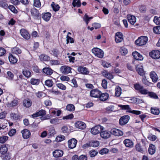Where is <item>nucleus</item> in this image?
I'll return each instance as SVG.
<instances>
[{
    "label": "nucleus",
    "mask_w": 160,
    "mask_h": 160,
    "mask_svg": "<svg viewBox=\"0 0 160 160\" xmlns=\"http://www.w3.org/2000/svg\"><path fill=\"white\" fill-rule=\"evenodd\" d=\"M148 41V38L146 36H141L135 41L137 45L142 46L146 44Z\"/></svg>",
    "instance_id": "nucleus-1"
},
{
    "label": "nucleus",
    "mask_w": 160,
    "mask_h": 160,
    "mask_svg": "<svg viewBox=\"0 0 160 160\" xmlns=\"http://www.w3.org/2000/svg\"><path fill=\"white\" fill-rule=\"evenodd\" d=\"M93 53L96 56L100 58L103 57L104 52L101 49L98 48H94L92 50Z\"/></svg>",
    "instance_id": "nucleus-2"
},
{
    "label": "nucleus",
    "mask_w": 160,
    "mask_h": 160,
    "mask_svg": "<svg viewBox=\"0 0 160 160\" xmlns=\"http://www.w3.org/2000/svg\"><path fill=\"white\" fill-rule=\"evenodd\" d=\"M104 127L100 125H98L92 128L91 130V133L93 135H96L100 132Z\"/></svg>",
    "instance_id": "nucleus-3"
},
{
    "label": "nucleus",
    "mask_w": 160,
    "mask_h": 160,
    "mask_svg": "<svg viewBox=\"0 0 160 160\" xmlns=\"http://www.w3.org/2000/svg\"><path fill=\"white\" fill-rule=\"evenodd\" d=\"M99 145V142L97 141H92L89 142L88 143H86L83 146V148H86L88 147H97Z\"/></svg>",
    "instance_id": "nucleus-4"
},
{
    "label": "nucleus",
    "mask_w": 160,
    "mask_h": 160,
    "mask_svg": "<svg viewBox=\"0 0 160 160\" xmlns=\"http://www.w3.org/2000/svg\"><path fill=\"white\" fill-rule=\"evenodd\" d=\"M104 128L101 130L100 132V135L101 137L105 139H107L109 138L111 136L110 131L108 130H104Z\"/></svg>",
    "instance_id": "nucleus-5"
},
{
    "label": "nucleus",
    "mask_w": 160,
    "mask_h": 160,
    "mask_svg": "<svg viewBox=\"0 0 160 160\" xmlns=\"http://www.w3.org/2000/svg\"><path fill=\"white\" fill-rule=\"evenodd\" d=\"M147 91H138V93L143 95L148 94L149 96L154 99H157L158 98V96L155 93L152 92H148Z\"/></svg>",
    "instance_id": "nucleus-6"
},
{
    "label": "nucleus",
    "mask_w": 160,
    "mask_h": 160,
    "mask_svg": "<svg viewBox=\"0 0 160 160\" xmlns=\"http://www.w3.org/2000/svg\"><path fill=\"white\" fill-rule=\"evenodd\" d=\"M130 119V117L128 115H124L119 120V123L120 125H123L127 123Z\"/></svg>",
    "instance_id": "nucleus-7"
},
{
    "label": "nucleus",
    "mask_w": 160,
    "mask_h": 160,
    "mask_svg": "<svg viewBox=\"0 0 160 160\" xmlns=\"http://www.w3.org/2000/svg\"><path fill=\"white\" fill-rule=\"evenodd\" d=\"M150 56L152 58L158 59L160 58V51L158 50L152 51L149 53Z\"/></svg>",
    "instance_id": "nucleus-8"
},
{
    "label": "nucleus",
    "mask_w": 160,
    "mask_h": 160,
    "mask_svg": "<svg viewBox=\"0 0 160 160\" xmlns=\"http://www.w3.org/2000/svg\"><path fill=\"white\" fill-rule=\"evenodd\" d=\"M110 133L111 134L117 136H121L123 134V132L122 131L115 128L112 129L110 130Z\"/></svg>",
    "instance_id": "nucleus-9"
},
{
    "label": "nucleus",
    "mask_w": 160,
    "mask_h": 160,
    "mask_svg": "<svg viewBox=\"0 0 160 160\" xmlns=\"http://www.w3.org/2000/svg\"><path fill=\"white\" fill-rule=\"evenodd\" d=\"M77 143V140L74 138H72L68 142V148L70 149H73L76 146V144Z\"/></svg>",
    "instance_id": "nucleus-10"
},
{
    "label": "nucleus",
    "mask_w": 160,
    "mask_h": 160,
    "mask_svg": "<svg viewBox=\"0 0 160 160\" xmlns=\"http://www.w3.org/2000/svg\"><path fill=\"white\" fill-rule=\"evenodd\" d=\"M20 33L21 36L26 39H29L30 35L28 31L24 29H22L20 30Z\"/></svg>",
    "instance_id": "nucleus-11"
},
{
    "label": "nucleus",
    "mask_w": 160,
    "mask_h": 160,
    "mask_svg": "<svg viewBox=\"0 0 160 160\" xmlns=\"http://www.w3.org/2000/svg\"><path fill=\"white\" fill-rule=\"evenodd\" d=\"M124 144L125 146L128 148H132L134 146V143L133 141L129 139H126L123 141Z\"/></svg>",
    "instance_id": "nucleus-12"
},
{
    "label": "nucleus",
    "mask_w": 160,
    "mask_h": 160,
    "mask_svg": "<svg viewBox=\"0 0 160 160\" xmlns=\"http://www.w3.org/2000/svg\"><path fill=\"white\" fill-rule=\"evenodd\" d=\"M71 68L66 66H64L61 67L60 70L62 73L63 74H68L70 72Z\"/></svg>",
    "instance_id": "nucleus-13"
},
{
    "label": "nucleus",
    "mask_w": 160,
    "mask_h": 160,
    "mask_svg": "<svg viewBox=\"0 0 160 160\" xmlns=\"http://www.w3.org/2000/svg\"><path fill=\"white\" fill-rule=\"evenodd\" d=\"M115 41L117 43H119L123 40V37L122 33L119 32H117L115 36Z\"/></svg>",
    "instance_id": "nucleus-14"
},
{
    "label": "nucleus",
    "mask_w": 160,
    "mask_h": 160,
    "mask_svg": "<svg viewBox=\"0 0 160 160\" xmlns=\"http://www.w3.org/2000/svg\"><path fill=\"white\" fill-rule=\"evenodd\" d=\"M21 132L22 134L23 138L24 139H28L30 136L31 133L30 131L27 129L22 130L21 131Z\"/></svg>",
    "instance_id": "nucleus-15"
},
{
    "label": "nucleus",
    "mask_w": 160,
    "mask_h": 160,
    "mask_svg": "<svg viewBox=\"0 0 160 160\" xmlns=\"http://www.w3.org/2000/svg\"><path fill=\"white\" fill-rule=\"evenodd\" d=\"M75 125L77 128L81 129H83L86 127V124L83 122L80 121L76 122Z\"/></svg>",
    "instance_id": "nucleus-16"
},
{
    "label": "nucleus",
    "mask_w": 160,
    "mask_h": 160,
    "mask_svg": "<svg viewBox=\"0 0 160 160\" xmlns=\"http://www.w3.org/2000/svg\"><path fill=\"white\" fill-rule=\"evenodd\" d=\"M136 69L138 73L141 76H143L144 75L143 68L141 64L137 65L136 67Z\"/></svg>",
    "instance_id": "nucleus-17"
},
{
    "label": "nucleus",
    "mask_w": 160,
    "mask_h": 160,
    "mask_svg": "<svg viewBox=\"0 0 160 160\" xmlns=\"http://www.w3.org/2000/svg\"><path fill=\"white\" fill-rule=\"evenodd\" d=\"M127 18L129 22L132 25H134L136 22V18L134 16L130 14L128 15Z\"/></svg>",
    "instance_id": "nucleus-18"
},
{
    "label": "nucleus",
    "mask_w": 160,
    "mask_h": 160,
    "mask_svg": "<svg viewBox=\"0 0 160 160\" xmlns=\"http://www.w3.org/2000/svg\"><path fill=\"white\" fill-rule=\"evenodd\" d=\"M63 152L60 150H56L53 152V156L56 158L62 157L63 155Z\"/></svg>",
    "instance_id": "nucleus-19"
},
{
    "label": "nucleus",
    "mask_w": 160,
    "mask_h": 160,
    "mask_svg": "<svg viewBox=\"0 0 160 160\" xmlns=\"http://www.w3.org/2000/svg\"><path fill=\"white\" fill-rule=\"evenodd\" d=\"M132 55L134 58L137 60H142L143 59L142 56L137 52H133Z\"/></svg>",
    "instance_id": "nucleus-20"
},
{
    "label": "nucleus",
    "mask_w": 160,
    "mask_h": 160,
    "mask_svg": "<svg viewBox=\"0 0 160 160\" xmlns=\"http://www.w3.org/2000/svg\"><path fill=\"white\" fill-rule=\"evenodd\" d=\"M18 99L17 98H15L11 102L7 103V106L9 108L12 107H15L18 105Z\"/></svg>",
    "instance_id": "nucleus-21"
},
{
    "label": "nucleus",
    "mask_w": 160,
    "mask_h": 160,
    "mask_svg": "<svg viewBox=\"0 0 160 160\" xmlns=\"http://www.w3.org/2000/svg\"><path fill=\"white\" fill-rule=\"evenodd\" d=\"M31 12L32 15L36 18H38L40 16V13L38 11L34 8L31 9Z\"/></svg>",
    "instance_id": "nucleus-22"
},
{
    "label": "nucleus",
    "mask_w": 160,
    "mask_h": 160,
    "mask_svg": "<svg viewBox=\"0 0 160 160\" xmlns=\"http://www.w3.org/2000/svg\"><path fill=\"white\" fill-rule=\"evenodd\" d=\"M150 75L151 78L153 82H156L157 81L158 77L155 72L154 71L151 72L150 74Z\"/></svg>",
    "instance_id": "nucleus-23"
},
{
    "label": "nucleus",
    "mask_w": 160,
    "mask_h": 160,
    "mask_svg": "<svg viewBox=\"0 0 160 160\" xmlns=\"http://www.w3.org/2000/svg\"><path fill=\"white\" fill-rule=\"evenodd\" d=\"M78 70L79 72L83 74H87L89 72L87 68L82 66L79 67L78 68Z\"/></svg>",
    "instance_id": "nucleus-24"
},
{
    "label": "nucleus",
    "mask_w": 160,
    "mask_h": 160,
    "mask_svg": "<svg viewBox=\"0 0 160 160\" xmlns=\"http://www.w3.org/2000/svg\"><path fill=\"white\" fill-rule=\"evenodd\" d=\"M136 149L138 152L143 153L144 151L146 149V147L144 146L142 148L140 144L139 143L137 144L135 146Z\"/></svg>",
    "instance_id": "nucleus-25"
},
{
    "label": "nucleus",
    "mask_w": 160,
    "mask_h": 160,
    "mask_svg": "<svg viewBox=\"0 0 160 160\" xmlns=\"http://www.w3.org/2000/svg\"><path fill=\"white\" fill-rule=\"evenodd\" d=\"M23 104L24 107L28 108L31 106L32 102L29 99H25L23 101Z\"/></svg>",
    "instance_id": "nucleus-26"
},
{
    "label": "nucleus",
    "mask_w": 160,
    "mask_h": 160,
    "mask_svg": "<svg viewBox=\"0 0 160 160\" xmlns=\"http://www.w3.org/2000/svg\"><path fill=\"white\" fill-rule=\"evenodd\" d=\"M103 75L109 80H111L114 78V76L112 73L108 72L107 71H105L103 73Z\"/></svg>",
    "instance_id": "nucleus-27"
},
{
    "label": "nucleus",
    "mask_w": 160,
    "mask_h": 160,
    "mask_svg": "<svg viewBox=\"0 0 160 160\" xmlns=\"http://www.w3.org/2000/svg\"><path fill=\"white\" fill-rule=\"evenodd\" d=\"M51 16V14L49 12H47L42 14V18L45 21H48Z\"/></svg>",
    "instance_id": "nucleus-28"
},
{
    "label": "nucleus",
    "mask_w": 160,
    "mask_h": 160,
    "mask_svg": "<svg viewBox=\"0 0 160 160\" xmlns=\"http://www.w3.org/2000/svg\"><path fill=\"white\" fill-rule=\"evenodd\" d=\"M43 72L48 75H51L53 73V71L49 68H45L42 70Z\"/></svg>",
    "instance_id": "nucleus-29"
},
{
    "label": "nucleus",
    "mask_w": 160,
    "mask_h": 160,
    "mask_svg": "<svg viewBox=\"0 0 160 160\" xmlns=\"http://www.w3.org/2000/svg\"><path fill=\"white\" fill-rule=\"evenodd\" d=\"M100 91H91L90 96L94 98H99L100 96Z\"/></svg>",
    "instance_id": "nucleus-30"
},
{
    "label": "nucleus",
    "mask_w": 160,
    "mask_h": 160,
    "mask_svg": "<svg viewBox=\"0 0 160 160\" xmlns=\"http://www.w3.org/2000/svg\"><path fill=\"white\" fill-rule=\"evenodd\" d=\"M156 149L155 146L150 144L148 148V152L151 155L153 154L155 152Z\"/></svg>",
    "instance_id": "nucleus-31"
},
{
    "label": "nucleus",
    "mask_w": 160,
    "mask_h": 160,
    "mask_svg": "<svg viewBox=\"0 0 160 160\" xmlns=\"http://www.w3.org/2000/svg\"><path fill=\"white\" fill-rule=\"evenodd\" d=\"M8 58L9 61L11 63L14 64L16 63L18 60L16 58L11 54H10L8 56Z\"/></svg>",
    "instance_id": "nucleus-32"
},
{
    "label": "nucleus",
    "mask_w": 160,
    "mask_h": 160,
    "mask_svg": "<svg viewBox=\"0 0 160 160\" xmlns=\"http://www.w3.org/2000/svg\"><path fill=\"white\" fill-rule=\"evenodd\" d=\"M108 97V95L106 93H104L101 94L100 92V96L99 97V98H100L101 101H102L106 100L107 99Z\"/></svg>",
    "instance_id": "nucleus-33"
},
{
    "label": "nucleus",
    "mask_w": 160,
    "mask_h": 160,
    "mask_svg": "<svg viewBox=\"0 0 160 160\" xmlns=\"http://www.w3.org/2000/svg\"><path fill=\"white\" fill-rule=\"evenodd\" d=\"M8 150V148L4 145H2L0 147V153L2 154L6 153Z\"/></svg>",
    "instance_id": "nucleus-34"
},
{
    "label": "nucleus",
    "mask_w": 160,
    "mask_h": 160,
    "mask_svg": "<svg viewBox=\"0 0 160 160\" xmlns=\"http://www.w3.org/2000/svg\"><path fill=\"white\" fill-rule=\"evenodd\" d=\"M50 123L52 124H58L60 123V119L57 118H54L50 119Z\"/></svg>",
    "instance_id": "nucleus-35"
},
{
    "label": "nucleus",
    "mask_w": 160,
    "mask_h": 160,
    "mask_svg": "<svg viewBox=\"0 0 160 160\" xmlns=\"http://www.w3.org/2000/svg\"><path fill=\"white\" fill-rule=\"evenodd\" d=\"M39 58L40 60L42 61H47L50 59L49 57L44 54H41L39 56Z\"/></svg>",
    "instance_id": "nucleus-36"
},
{
    "label": "nucleus",
    "mask_w": 160,
    "mask_h": 160,
    "mask_svg": "<svg viewBox=\"0 0 160 160\" xmlns=\"http://www.w3.org/2000/svg\"><path fill=\"white\" fill-rule=\"evenodd\" d=\"M10 116L11 119L14 120H17L20 118V116L19 115L14 113H11Z\"/></svg>",
    "instance_id": "nucleus-37"
},
{
    "label": "nucleus",
    "mask_w": 160,
    "mask_h": 160,
    "mask_svg": "<svg viewBox=\"0 0 160 160\" xmlns=\"http://www.w3.org/2000/svg\"><path fill=\"white\" fill-rule=\"evenodd\" d=\"M151 113L153 114L158 115L160 113L159 109L156 108H152L151 109Z\"/></svg>",
    "instance_id": "nucleus-38"
},
{
    "label": "nucleus",
    "mask_w": 160,
    "mask_h": 160,
    "mask_svg": "<svg viewBox=\"0 0 160 160\" xmlns=\"http://www.w3.org/2000/svg\"><path fill=\"white\" fill-rule=\"evenodd\" d=\"M12 51L13 53L16 54L21 53L22 51L18 47H14L12 49Z\"/></svg>",
    "instance_id": "nucleus-39"
},
{
    "label": "nucleus",
    "mask_w": 160,
    "mask_h": 160,
    "mask_svg": "<svg viewBox=\"0 0 160 160\" xmlns=\"http://www.w3.org/2000/svg\"><path fill=\"white\" fill-rule=\"evenodd\" d=\"M23 75L26 77L29 78L31 76V72L28 70L25 69L22 72Z\"/></svg>",
    "instance_id": "nucleus-40"
},
{
    "label": "nucleus",
    "mask_w": 160,
    "mask_h": 160,
    "mask_svg": "<svg viewBox=\"0 0 160 160\" xmlns=\"http://www.w3.org/2000/svg\"><path fill=\"white\" fill-rule=\"evenodd\" d=\"M65 137L62 135H59L56 138V141L57 142H61L65 139Z\"/></svg>",
    "instance_id": "nucleus-41"
},
{
    "label": "nucleus",
    "mask_w": 160,
    "mask_h": 160,
    "mask_svg": "<svg viewBox=\"0 0 160 160\" xmlns=\"http://www.w3.org/2000/svg\"><path fill=\"white\" fill-rule=\"evenodd\" d=\"M98 152L94 150H92L89 152V154L91 158L94 157L98 154Z\"/></svg>",
    "instance_id": "nucleus-42"
},
{
    "label": "nucleus",
    "mask_w": 160,
    "mask_h": 160,
    "mask_svg": "<svg viewBox=\"0 0 160 160\" xmlns=\"http://www.w3.org/2000/svg\"><path fill=\"white\" fill-rule=\"evenodd\" d=\"M75 107L72 104H70L67 105L66 107V109L67 110L69 111H73L75 110Z\"/></svg>",
    "instance_id": "nucleus-43"
},
{
    "label": "nucleus",
    "mask_w": 160,
    "mask_h": 160,
    "mask_svg": "<svg viewBox=\"0 0 160 160\" xmlns=\"http://www.w3.org/2000/svg\"><path fill=\"white\" fill-rule=\"evenodd\" d=\"M118 106L120 107L123 110H131L130 106L129 105H118Z\"/></svg>",
    "instance_id": "nucleus-44"
},
{
    "label": "nucleus",
    "mask_w": 160,
    "mask_h": 160,
    "mask_svg": "<svg viewBox=\"0 0 160 160\" xmlns=\"http://www.w3.org/2000/svg\"><path fill=\"white\" fill-rule=\"evenodd\" d=\"M30 82L32 84L37 85L39 84L40 80L38 79L32 78L31 79Z\"/></svg>",
    "instance_id": "nucleus-45"
},
{
    "label": "nucleus",
    "mask_w": 160,
    "mask_h": 160,
    "mask_svg": "<svg viewBox=\"0 0 160 160\" xmlns=\"http://www.w3.org/2000/svg\"><path fill=\"white\" fill-rule=\"evenodd\" d=\"M134 88L136 90H146L143 89V87L139 83H137L134 84Z\"/></svg>",
    "instance_id": "nucleus-46"
},
{
    "label": "nucleus",
    "mask_w": 160,
    "mask_h": 160,
    "mask_svg": "<svg viewBox=\"0 0 160 160\" xmlns=\"http://www.w3.org/2000/svg\"><path fill=\"white\" fill-rule=\"evenodd\" d=\"M120 53L122 55H125L128 52L127 49L125 48L122 47L120 49Z\"/></svg>",
    "instance_id": "nucleus-47"
},
{
    "label": "nucleus",
    "mask_w": 160,
    "mask_h": 160,
    "mask_svg": "<svg viewBox=\"0 0 160 160\" xmlns=\"http://www.w3.org/2000/svg\"><path fill=\"white\" fill-rule=\"evenodd\" d=\"M51 6L52 7L53 10L55 12L58 11L60 8V7L58 5H56L53 2H52L51 4Z\"/></svg>",
    "instance_id": "nucleus-48"
},
{
    "label": "nucleus",
    "mask_w": 160,
    "mask_h": 160,
    "mask_svg": "<svg viewBox=\"0 0 160 160\" xmlns=\"http://www.w3.org/2000/svg\"><path fill=\"white\" fill-rule=\"evenodd\" d=\"M53 83V82L51 80H47L45 82V84L49 87H52Z\"/></svg>",
    "instance_id": "nucleus-49"
},
{
    "label": "nucleus",
    "mask_w": 160,
    "mask_h": 160,
    "mask_svg": "<svg viewBox=\"0 0 160 160\" xmlns=\"http://www.w3.org/2000/svg\"><path fill=\"white\" fill-rule=\"evenodd\" d=\"M11 158V154L10 153H7L5 155L2 156L3 160H9Z\"/></svg>",
    "instance_id": "nucleus-50"
},
{
    "label": "nucleus",
    "mask_w": 160,
    "mask_h": 160,
    "mask_svg": "<svg viewBox=\"0 0 160 160\" xmlns=\"http://www.w3.org/2000/svg\"><path fill=\"white\" fill-rule=\"evenodd\" d=\"M8 8L12 12L14 13H17L18 12L17 10L15 8V7L13 5H9Z\"/></svg>",
    "instance_id": "nucleus-51"
},
{
    "label": "nucleus",
    "mask_w": 160,
    "mask_h": 160,
    "mask_svg": "<svg viewBox=\"0 0 160 160\" xmlns=\"http://www.w3.org/2000/svg\"><path fill=\"white\" fill-rule=\"evenodd\" d=\"M129 98V99L127 100L128 102L131 103H135L137 102V98L135 97L125 98Z\"/></svg>",
    "instance_id": "nucleus-52"
},
{
    "label": "nucleus",
    "mask_w": 160,
    "mask_h": 160,
    "mask_svg": "<svg viewBox=\"0 0 160 160\" xmlns=\"http://www.w3.org/2000/svg\"><path fill=\"white\" fill-rule=\"evenodd\" d=\"M34 6L37 8H39L41 6L40 0H34Z\"/></svg>",
    "instance_id": "nucleus-53"
},
{
    "label": "nucleus",
    "mask_w": 160,
    "mask_h": 160,
    "mask_svg": "<svg viewBox=\"0 0 160 160\" xmlns=\"http://www.w3.org/2000/svg\"><path fill=\"white\" fill-rule=\"evenodd\" d=\"M8 137L7 136H3L0 138V142L2 143H4L8 140Z\"/></svg>",
    "instance_id": "nucleus-54"
},
{
    "label": "nucleus",
    "mask_w": 160,
    "mask_h": 160,
    "mask_svg": "<svg viewBox=\"0 0 160 160\" xmlns=\"http://www.w3.org/2000/svg\"><path fill=\"white\" fill-rule=\"evenodd\" d=\"M153 31L156 33L160 34V26L155 27L153 28Z\"/></svg>",
    "instance_id": "nucleus-55"
},
{
    "label": "nucleus",
    "mask_w": 160,
    "mask_h": 160,
    "mask_svg": "<svg viewBox=\"0 0 160 160\" xmlns=\"http://www.w3.org/2000/svg\"><path fill=\"white\" fill-rule=\"evenodd\" d=\"M7 74L8 75L7 78H8L10 80H12L13 79V77H14V74L10 71H8L7 72Z\"/></svg>",
    "instance_id": "nucleus-56"
},
{
    "label": "nucleus",
    "mask_w": 160,
    "mask_h": 160,
    "mask_svg": "<svg viewBox=\"0 0 160 160\" xmlns=\"http://www.w3.org/2000/svg\"><path fill=\"white\" fill-rule=\"evenodd\" d=\"M73 118V115L72 114H71L67 116L63 117L62 118V119L63 120H69Z\"/></svg>",
    "instance_id": "nucleus-57"
},
{
    "label": "nucleus",
    "mask_w": 160,
    "mask_h": 160,
    "mask_svg": "<svg viewBox=\"0 0 160 160\" xmlns=\"http://www.w3.org/2000/svg\"><path fill=\"white\" fill-rule=\"evenodd\" d=\"M128 112L135 114L137 115H138L140 114L141 113V112L139 111L138 110H128Z\"/></svg>",
    "instance_id": "nucleus-58"
},
{
    "label": "nucleus",
    "mask_w": 160,
    "mask_h": 160,
    "mask_svg": "<svg viewBox=\"0 0 160 160\" xmlns=\"http://www.w3.org/2000/svg\"><path fill=\"white\" fill-rule=\"evenodd\" d=\"M50 62L52 65H57L60 64L59 61L58 60H51L50 61Z\"/></svg>",
    "instance_id": "nucleus-59"
},
{
    "label": "nucleus",
    "mask_w": 160,
    "mask_h": 160,
    "mask_svg": "<svg viewBox=\"0 0 160 160\" xmlns=\"http://www.w3.org/2000/svg\"><path fill=\"white\" fill-rule=\"evenodd\" d=\"M67 44H68L70 42L71 43H73L74 42V41L73 38H71L68 35H67Z\"/></svg>",
    "instance_id": "nucleus-60"
},
{
    "label": "nucleus",
    "mask_w": 160,
    "mask_h": 160,
    "mask_svg": "<svg viewBox=\"0 0 160 160\" xmlns=\"http://www.w3.org/2000/svg\"><path fill=\"white\" fill-rule=\"evenodd\" d=\"M153 21L157 25H159L160 23V17H155Z\"/></svg>",
    "instance_id": "nucleus-61"
},
{
    "label": "nucleus",
    "mask_w": 160,
    "mask_h": 160,
    "mask_svg": "<svg viewBox=\"0 0 160 160\" xmlns=\"http://www.w3.org/2000/svg\"><path fill=\"white\" fill-rule=\"evenodd\" d=\"M52 52L53 55L57 57H58L59 53L58 50L56 49H53L52 51Z\"/></svg>",
    "instance_id": "nucleus-62"
},
{
    "label": "nucleus",
    "mask_w": 160,
    "mask_h": 160,
    "mask_svg": "<svg viewBox=\"0 0 160 160\" xmlns=\"http://www.w3.org/2000/svg\"><path fill=\"white\" fill-rule=\"evenodd\" d=\"M16 130L15 129H12L8 132V135L12 137L16 133Z\"/></svg>",
    "instance_id": "nucleus-63"
},
{
    "label": "nucleus",
    "mask_w": 160,
    "mask_h": 160,
    "mask_svg": "<svg viewBox=\"0 0 160 160\" xmlns=\"http://www.w3.org/2000/svg\"><path fill=\"white\" fill-rule=\"evenodd\" d=\"M0 6L2 8H6L8 7V4L6 2L2 1L0 2Z\"/></svg>",
    "instance_id": "nucleus-64"
}]
</instances>
